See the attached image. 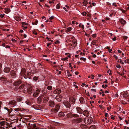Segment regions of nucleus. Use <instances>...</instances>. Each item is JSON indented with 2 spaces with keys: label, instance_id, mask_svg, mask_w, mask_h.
<instances>
[{
  "label": "nucleus",
  "instance_id": "f257e3e1",
  "mask_svg": "<svg viewBox=\"0 0 129 129\" xmlns=\"http://www.w3.org/2000/svg\"><path fill=\"white\" fill-rule=\"evenodd\" d=\"M27 126L29 129H39L36 126V124L33 123H31L29 122L28 123Z\"/></svg>",
  "mask_w": 129,
  "mask_h": 129
},
{
  "label": "nucleus",
  "instance_id": "f03ea898",
  "mask_svg": "<svg viewBox=\"0 0 129 129\" xmlns=\"http://www.w3.org/2000/svg\"><path fill=\"white\" fill-rule=\"evenodd\" d=\"M93 121V119L91 117H89L84 119V122L87 124L91 123Z\"/></svg>",
  "mask_w": 129,
  "mask_h": 129
},
{
  "label": "nucleus",
  "instance_id": "7ed1b4c3",
  "mask_svg": "<svg viewBox=\"0 0 129 129\" xmlns=\"http://www.w3.org/2000/svg\"><path fill=\"white\" fill-rule=\"evenodd\" d=\"M10 74L11 76V78H15L16 77L17 74L16 73V72L13 70H12L10 71Z\"/></svg>",
  "mask_w": 129,
  "mask_h": 129
},
{
  "label": "nucleus",
  "instance_id": "20e7f679",
  "mask_svg": "<svg viewBox=\"0 0 129 129\" xmlns=\"http://www.w3.org/2000/svg\"><path fill=\"white\" fill-rule=\"evenodd\" d=\"M34 93L33 94V96L35 98L36 97L38 96L39 94L41 92L40 90L39 89L36 90L35 91H33Z\"/></svg>",
  "mask_w": 129,
  "mask_h": 129
},
{
  "label": "nucleus",
  "instance_id": "39448f33",
  "mask_svg": "<svg viewBox=\"0 0 129 129\" xmlns=\"http://www.w3.org/2000/svg\"><path fill=\"white\" fill-rule=\"evenodd\" d=\"M22 83V81L20 79L16 80L14 81L13 85L15 86H19Z\"/></svg>",
  "mask_w": 129,
  "mask_h": 129
},
{
  "label": "nucleus",
  "instance_id": "423d86ee",
  "mask_svg": "<svg viewBox=\"0 0 129 129\" xmlns=\"http://www.w3.org/2000/svg\"><path fill=\"white\" fill-rule=\"evenodd\" d=\"M60 107L59 106L57 105L55 106V108L52 110V113H56L58 111Z\"/></svg>",
  "mask_w": 129,
  "mask_h": 129
},
{
  "label": "nucleus",
  "instance_id": "0eeeda50",
  "mask_svg": "<svg viewBox=\"0 0 129 129\" xmlns=\"http://www.w3.org/2000/svg\"><path fill=\"white\" fill-rule=\"evenodd\" d=\"M33 88L31 86H30L28 87L27 89H26V91L28 92V94H30L31 95V94L34 91V90H33Z\"/></svg>",
  "mask_w": 129,
  "mask_h": 129
},
{
  "label": "nucleus",
  "instance_id": "6e6552de",
  "mask_svg": "<svg viewBox=\"0 0 129 129\" xmlns=\"http://www.w3.org/2000/svg\"><path fill=\"white\" fill-rule=\"evenodd\" d=\"M64 106L67 108H70L71 106L70 103L68 101H66L63 103Z\"/></svg>",
  "mask_w": 129,
  "mask_h": 129
},
{
  "label": "nucleus",
  "instance_id": "1a4fd4ad",
  "mask_svg": "<svg viewBox=\"0 0 129 129\" xmlns=\"http://www.w3.org/2000/svg\"><path fill=\"white\" fill-rule=\"evenodd\" d=\"M0 80L3 81L4 83H7L8 82V81L7 80V78L6 77L4 76H3L2 77H1L0 78Z\"/></svg>",
  "mask_w": 129,
  "mask_h": 129
},
{
  "label": "nucleus",
  "instance_id": "9d476101",
  "mask_svg": "<svg viewBox=\"0 0 129 129\" xmlns=\"http://www.w3.org/2000/svg\"><path fill=\"white\" fill-rule=\"evenodd\" d=\"M11 69L7 66L5 67L4 69V71L5 73H9L11 71Z\"/></svg>",
  "mask_w": 129,
  "mask_h": 129
},
{
  "label": "nucleus",
  "instance_id": "9b49d317",
  "mask_svg": "<svg viewBox=\"0 0 129 129\" xmlns=\"http://www.w3.org/2000/svg\"><path fill=\"white\" fill-rule=\"evenodd\" d=\"M77 112L79 114H82L83 112V110L80 107H77L76 108Z\"/></svg>",
  "mask_w": 129,
  "mask_h": 129
},
{
  "label": "nucleus",
  "instance_id": "f8f14e48",
  "mask_svg": "<svg viewBox=\"0 0 129 129\" xmlns=\"http://www.w3.org/2000/svg\"><path fill=\"white\" fill-rule=\"evenodd\" d=\"M26 73V70L24 68H22L21 71L20 75L21 76H24Z\"/></svg>",
  "mask_w": 129,
  "mask_h": 129
},
{
  "label": "nucleus",
  "instance_id": "ddd939ff",
  "mask_svg": "<svg viewBox=\"0 0 129 129\" xmlns=\"http://www.w3.org/2000/svg\"><path fill=\"white\" fill-rule=\"evenodd\" d=\"M43 97L42 96H39L37 99V102L38 104H40L42 101Z\"/></svg>",
  "mask_w": 129,
  "mask_h": 129
},
{
  "label": "nucleus",
  "instance_id": "4468645a",
  "mask_svg": "<svg viewBox=\"0 0 129 129\" xmlns=\"http://www.w3.org/2000/svg\"><path fill=\"white\" fill-rule=\"evenodd\" d=\"M69 111H66V113H67L66 115V117L69 118H71L73 117V114L69 112L68 113Z\"/></svg>",
  "mask_w": 129,
  "mask_h": 129
},
{
  "label": "nucleus",
  "instance_id": "2eb2a0df",
  "mask_svg": "<svg viewBox=\"0 0 129 129\" xmlns=\"http://www.w3.org/2000/svg\"><path fill=\"white\" fill-rule=\"evenodd\" d=\"M62 97V96L61 95H57L56 96V99L58 101V102H60L61 101Z\"/></svg>",
  "mask_w": 129,
  "mask_h": 129
},
{
  "label": "nucleus",
  "instance_id": "dca6fc26",
  "mask_svg": "<svg viewBox=\"0 0 129 129\" xmlns=\"http://www.w3.org/2000/svg\"><path fill=\"white\" fill-rule=\"evenodd\" d=\"M16 101L14 100H12L11 101H10L9 103V105H14L13 106H11L12 107H13L16 104Z\"/></svg>",
  "mask_w": 129,
  "mask_h": 129
},
{
  "label": "nucleus",
  "instance_id": "f3484780",
  "mask_svg": "<svg viewBox=\"0 0 129 129\" xmlns=\"http://www.w3.org/2000/svg\"><path fill=\"white\" fill-rule=\"evenodd\" d=\"M82 114H83L84 116L86 117L88 116L89 114L88 111L86 110L83 111Z\"/></svg>",
  "mask_w": 129,
  "mask_h": 129
},
{
  "label": "nucleus",
  "instance_id": "a211bd4d",
  "mask_svg": "<svg viewBox=\"0 0 129 129\" xmlns=\"http://www.w3.org/2000/svg\"><path fill=\"white\" fill-rule=\"evenodd\" d=\"M49 98L47 96H45L43 99V101L44 103H46L49 100Z\"/></svg>",
  "mask_w": 129,
  "mask_h": 129
},
{
  "label": "nucleus",
  "instance_id": "6ab92c4d",
  "mask_svg": "<svg viewBox=\"0 0 129 129\" xmlns=\"http://www.w3.org/2000/svg\"><path fill=\"white\" fill-rule=\"evenodd\" d=\"M49 106L51 107H54L55 104L54 102L50 101L49 102Z\"/></svg>",
  "mask_w": 129,
  "mask_h": 129
},
{
  "label": "nucleus",
  "instance_id": "aec40b11",
  "mask_svg": "<svg viewBox=\"0 0 129 129\" xmlns=\"http://www.w3.org/2000/svg\"><path fill=\"white\" fill-rule=\"evenodd\" d=\"M58 116L61 118H63L64 117L65 115L63 112H60L59 113Z\"/></svg>",
  "mask_w": 129,
  "mask_h": 129
},
{
  "label": "nucleus",
  "instance_id": "412c9836",
  "mask_svg": "<svg viewBox=\"0 0 129 129\" xmlns=\"http://www.w3.org/2000/svg\"><path fill=\"white\" fill-rule=\"evenodd\" d=\"M75 122L77 123H80L82 121V119L81 118H78L75 120Z\"/></svg>",
  "mask_w": 129,
  "mask_h": 129
},
{
  "label": "nucleus",
  "instance_id": "4be33fe9",
  "mask_svg": "<svg viewBox=\"0 0 129 129\" xmlns=\"http://www.w3.org/2000/svg\"><path fill=\"white\" fill-rule=\"evenodd\" d=\"M119 21L122 24L124 25L126 23V21L123 19L122 18H121L119 19Z\"/></svg>",
  "mask_w": 129,
  "mask_h": 129
},
{
  "label": "nucleus",
  "instance_id": "5701e85b",
  "mask_svg": "<svg viewBox=\"0 0 129 129\" xmlns=\"http://www.w3.org/2000/svg\"><path fill=\"white\" fill-rule=\"evenodd\" d=\"M80 127L83 129H85L87 127V126L85 124H81L80 125Z\"/></svg>",
  "mask_w": 129,
  "mask_h": 129
},
{
  "label": "nucleus",
  "instance_id": "b1692460",
  "mask_svg": "<svg viewBox=\"0 0 129 129\" xmlns=\"http://www.w3.org/2000/svg\"><path fill=\"white\" fill-rule=\"evenodd\" d=\"M25 103L26 104L29 105H30L32 104V102L28 100H26L25 101Z\"/></svg>",
  "mask_w": 129,
  "mask_h": 129
},
{
  "label": "nucleus",
  "instance_id": "393cba45",
  "mask_svg": "<svg viewBox=\"0 0 129 129\" xmlns=\"http://www.w3.org/2000/svg\"><path fill=\"white\" fill-rule=\"evenodd\" d=\"M72 28L71 27H67L65 29L66 33H68L72 29Z\"/></svg>",
  "mask_w": 129,
  "mask_h": 129
},
{
  "label": "nucleus",
  "instance_id": "a878e982",
  "mask_svg": "<svg viewBox=\"0 0 129 129\" xmlns=\"http://www.w3.org/2000/svg\"><path fill=\"white\" fill-rule=\"evenodd\" d=\"M5 13L7 14H8L11 11L10 9L8 8H6L5 9Z\"/></svg>",
  "mask_w": 129,
  "mask_h": 129
},
{
  "label": "nucleus",
  "instance_id": "bb28decb",
  "mask_svg": "<svg viewBox=\"0 0 129 129\" xmlns=\"http://www.w3.org/2000/svg\"><path fill=\"white\" fill-rule=\"evenodd\" d=\"M61 90H56L54 91V93H56L57 94H59L61 92Z\"/></svg>",
  "mask_w": 129,
  "mask_h": 129
},
{
  "label": "nucleus",
  "instance_id": "cd10ccee",
  "mask_svg": "<svg viewBox=\"0 0 129 129\" xmlns=\"http://www.w3.org/2000/svg\"><path fill=\"white\" fill-rule=\"evenodd\" d=\"M79 101L82 104L84 103V99L83 98H80L79 99Z\"/></svg>",
  "mask_w": 129,
  "mask_h": 129
},
{
  "label": "nucleus",
  "instance_id": "c85d7f7f",
  "mask_svg": "<svg viewBox=\"0 0 129 129\" xmlns=\"http://www.w3.org/2000/svg\"><path fill=\"white\" fill-rule=\"evenodd\" d=\"M73 117L75 118H78L79 117V116L77 114H74L73 115Z\"/></svg>",
  "mask_w": 129,
  "mask_h": 129
},
{
  "label": "nucleus",
  "instance_id": "c756f323",
  "mask_svg": "<svg viewBox=\"0 0 129 129\" xmlns=\"http://www.w3.org/2000/svg\"><path fill=\"white\" fill-rule=\"evenodd\" d=\"M88 3V2L85 0H83V4L85 6H86L87 5Z\"/></svg>",
  "mask_w": 129,
  "mask_h": 129
},
{
  "label": "nucleus",
  "instance_id": "7c9ffc66",
  "mask_svg": "<svg viewBox=\"0 0 129 129\" xmlns=\"http://www.w3.org/2000/svg\"><path fill=\"white\" fill-rule=\"evenodd\" d=\"M15 20L18 21H20L21 20L20 18L18 17H15Z\"/></svg>",
  "mask_w": 129,
  "mask_h": 129
},
{
  "label": "nucleus",
  "instance_id": "2f4dec72",
  "mask_svg": "<svg viewBox=\"0 0 129 129\" xmlns=\"http://www.w3.org/2000/svg\"><path fill=\"white\" fill-rule=\"evenodd\" d=\"M24 86V84H22L18 88L19 89H22Z\"/></svg>",
  "mask_w": 129,
  "mask_h": 129
},
{
  "label": "nucleus",
  "instance_id": "473e14b6",
  "mask_svg": "<svg viewBox=\"0 0 129 129\" xmlns=\"http://www.w3.org/2000/svg\"><path fill=\"white\" fill-rule=\"evenodd\" d=\"M42 92L43 94H45L47 93V89H46V90L45 89H44L43 90H42Z\"/></svg>",
  "mask_w": 129,
  "mask_h": 129
},
{
  "label": "nucleus",
  "instance_id": "72a5a7b5",
  "mask_svg": "<svg viewBox=\"0 0 129 129\" xmlns=\"http://www.w3.org/2000/svg\"><path fill=\"white\" fill-rule=\"evenodd\" d=\"M89 129H96L95 126L94 125H91L90 126Z\"/></svg>",
  "mask_w": 129,
  "mask_h": 129
},
{
  "label": "nucleus",
  "instance_id": "f704fd0d",
  "mask_svg": "<svg viewBox=\"0 0 129 129\" xmlns=\"http://www.w3.org/2000/svg\"><path fill=\"white\" fill-rule=\"evenodd\" d=\"M38 21L37 20H35L34 22H32V24L33 25H37L38 23Z\"/></svg>",
  "mask_w": 129,
  "mask_h": 129
},
{
  "label": "nucleus",
  "instance_id": "c9c22d12",
  "mask_svg": "<svg viewBox=\"0 0 129 129\" xmlns=\"http://www.w3.org/2000/svg\"><path fill=\"white\" fill-rule=\"evenodd\" d=\"M79 27L80 28H81L83 29L84 28V25L83 24H79Z\"/></svg>",
  "mask_w": 129,
  "mask_h": 129
},
{
  "label": "nucleus",
  "instance_id": "e433bc0d",
  "mask_svg": "<svg viewBox=\"0 0 129 129\" xmlns=\"http://www.w3.org/2000/svg\"><path fill=\"white\" fill-rule=\"evenodd\" d=\"M5 121H2L0 123V124L2 126H3L5 123Z\"/></svg>",
  "mask_w": 129,
  "mask_h": 129
},
{
  "label": "nucleus",
  "instance_id": "4c0bfd02",
  "mask_svg": "<svg viewBox=\"0 0 129 129\" xmlns=\"http://www.w3.org/2000/svg\"><path fill=\"white\" fill-rule=\"evenodd\" d=\"M68 58L67 57H66L65 58H62L61 59V60H63V61H65L67 60V61H68V60H67L68 59Z\"/></svg>",
  "mask_w": 129,
  "mask_h": 129
},
{
  "label": "nucleus",
  "instance_id": "58836bf2",
  "mask_svg": "<svg viewBox=\"0 0 129 129\" xmlns=\"http://www.w3.org/2000/svg\"><path fill=\"white\" fill-rule=\"evenodd\" d=\"M47 89L49 90H51L52 89V87L51 86H48L47 88Z\"/></svg>",
  "mask_w": 129,
  "mask_h": 129
},
{
  "label": "nucleus",
  "instance_id": "ea45409f",
  "mask_svg": "<svg viewBox=\"0 0 129 129\" xmlns=\"http://www.w3.org/2000/svg\"><path fill=\"white\" fill-rule=\"evenodd\" d=\"M80 60H82L84 61H85L86 60V59L83 57H81L80 58Z\"/></svg>",
  "mask_w": 129,
  "mask_h": 129
},
{
  "label": "nucleus",
  "instance_id": "a19ab883",
  "mask_svg": "<svg viewBox=\"0 0 129 129\" xmlns=\"http://www.w3.org/2000/svg\"><path fill=\"white\" fill-rule=\"evenodd\" d=\"M5 108L6 110H7L8 111V112H9V114H10L11 113V111H10V110L8 108Z\"/></svg>",
  "mask_w": 129,
  "mask_h": 129
},
{
  "label": "nucleus",
  "instance_id": "79ce46f5",
  "mask_svg": "<svg viewBox=\"0 0 129 129\" xmlns=\"http://www.w3.org/2000/svg\"><path fill=\"white\" fill-rule=\"evenodd\" d=\"M26 75L28 76H29L31 75V73L30 72H27Z\"/></svg>",
  "mask_w": 129,
  "mask_h": 129
},
{
  "label": "nucleus",
  "instance_id": "37998d69",
  "mask_svg": "<svg viewBox=\"0 0 129 129\" xmlns=\"http://www.w3.org/2000/svg\"><path fill=\"white\" fill-rule=\"evenodd\" d=\"M86 14L87 13L85 12H83L82 13V14L83 16H86Z\"/></svg>",
  "mask_w": 129,
  "mask_h": 129
},
{
  "label": "nucleus",
  "instance_id": "c03bdc74",
  "mask_svg": "<svg viewBox=\"0 0 129 129\" xmlns=\"http://www.w3.org/2000/svg\"><path fill=\"white\" fill-rule=\"evenodd\" d=\"M38 77L35 76L33 78L34 80H35L36 81L38 80Z\"/></svg>",
  "mask_w": 129,
  "mask_h": 129
},
{
  "label": "nucleus",
  "instance_id": "a18cd8bd",
  "mask_svg": "<svg viewBox=\"0 0 129 129\" xmlns=\"http://www.w3.org/2000/svg\"><path fill=\"white\" fill-rule=\"evenodd\" d=\"M94 75H92L88 77L93 79L94 78Z\"/></svg>",
  "mask_w": 129,
  "mask_h": 129
},
{
  "label": "nucleus",
  "instance_id": "49530a36",
  "mask_svg": "<svg viewBox=\"0 0 129 129\" xmlns=\"http://www.w3.org/2000/svg\"><path fill=\"white\" fill-rule=\"evenodd\" d=\"M22 24L23 25H27L28 24L27 23L22 22Z\"/></svg>",
  "mask_w": 129,
  "mask_h": 129
},
{
  "label": "nucleus",
  "instance_id": "de8ad7c7",
  "mask_svg": "<svg viewBox=\"0 0 129 129\" xmlns=\"http://www.w3.org/2000/svg\"><path fill=\"white\" fill-rule=\"evenodd\" d=\"M128 95L127 93H125L123 95V96L124 97L126 98L127 96Z\"/></svg>",
  "mask_w": 129,
  "mask_h": 129
},
{
  "label": "nucleus",
  "instance_id": "09e8293b",
  "mask_svg": "<svg viewBox=\"0 0 129 129\" xmlns=\"http://www.w3.org/2000/svg\"><path fill=\"white\" fill-rule=\"evenodd\" d=\"M38 65L40 68H42V67L43 66L42 65L41 63H38Z\"/></svg>",
  "mask_w": 129,
  "mask_h": 129
},
{
  "label": "nucleus",
  "instance_id": "8fccbe9b",
  "mask_svg": "<svg viewBox=\"0 0 129 129\" xmlns=\"http://www.w3.org/2000/svg\"><path fill=\"white\" fill-rule=\"evenodd\" d=\"M56 8L57 9H58L60 8V6L59 4H57L56 6Z\"/></svg>",
  "mask_w": 129,
  "mask_h": 129
},
{
  "label": "nucleus",
  "instance_id": "3c124183",
  "mask_svg": "<svg viewBox=\"0 0 129 129\" xmlns=\"http://www.w3.org/2000/svg\"><path fill=\"white\" fill-rule=\"evenodd\" d=\"M123 38L124 39V40H126L127 38L128 37L125 36H123Z\"/></svg>",
  "mask_w": 129,
  "mask_h": 129
},
{
  "label": "nucleus",
  "instance_id": "603ef678",
  "mask_svg": "<svg viewBox=\"0 0 129 129\" xmlns=\"http://www.w3.org/2000/svg\"><path fill=\"white\" fill-rule=\"evenodd\" d=\"M118 62H120V63H121L122 64H124V62H122V60H120L119 61V59L118 60Z\"/></svg>",
  "mask_w": 129,
  "mask_h": 129
},
{
  "label": "nucleus",
  "instance_id": "864d4df0",
  "mask_svg": "<svg viewBox=\"0 0 129 129\" xmlns=\"http://www.w3.org/2000/svg\"><path fill=\"white\" fill-rule=\"evenodd\" d=\"M116 67L117 68H121V67L120 65V64H118V65L116 66Z\"/></svg>",
  "mask_w": 129,
  "mask_h": 129
},
{
  "label": "nucleus",
  "instance_id": "5fc2aeb1",
  "mask_svg": "<svg viewBox=\"0 0 129 129\" xmlns=\"http://www.w3.org/2000/svg\"><path fill=\"white\" fill-rule=\"evenodd\" d=\"M54 16H52L50 18H49V19L50 20H51L53 19L54 18Z\"/></svg>",
  "mask_w": 129,
  "mask_h": 129
},
{
  "label": "nucleus",
  "instance_id": "6e6d98bb",
  "mask_svg": "<svg viewBox=\"0 0 129 129\" xmlns=\"http://www.w3.org/2000/svg\"><path fill=\"white\" fill-rule=\"evenodd\" d=\"M106 49H108V50L112 51V49H110V48L108 46H107L106 47Z\"/></svg>",
  "mask_w": 129,
  "mask_h": 129
},
{
  "label": "nucleus",
  "instance_id": "4d7b16f0",
  "mask_svg": "<svg viewBox=\"0 0 129 129\" xmlns=\"http://www.w3.org/2000/svg\"><path fill=\"white\" fill-rule=\"evenodd\" d=\"M55 44H58L59 43V41L58 40H57L55 42Z\"/></svg>",
  "mask_w": 129,
  "mask_h": 129
},
{
  "label": "nucleus",
  "instance_id": "13d9d810",
  "mask_svg": "<svg viewBox=\"0 0 129 129\" xmlns=\"http://www.w3.org/2000/svg\"><path fill=\"white\" fill-rule=\"evenodd\" d=\"M75 100L74 98H73L72 100V102L73 103H75Z\"/></svg>",
  "mask_w": 129,
  "mask_h": 129
},
{
  "label": "nucleus",
  "instance_id": "bf43d9fd",
  "mask_svg": "<svg viewBox=\"0 0 129 129\" xmlns=\"http://www.w3.org/2000/svg\"><path fill=\"white\" fill-rule=\"evenodd\" d=\"M111 118L112 119L114 120L115 119L114 117H115V116H114L113 117V115H111Z\"/></svg>",
  "mask_w": 129,
  "mask_h": 129
},
{
  "label": "nucleus",
  "instance_id": "052dcab7",
  "mask_svg": "<svg viewBox=\"0 0 129 129\" xmlns=\"http://www.w3.org/2000/svg\"><path fill=\"white\" fill-rule=\"evenodd\" d=\"M24 78L27 79L28 77L27 75H24Z\"/></svg>",
  "mask_w": 129,
  "mask_h": 129
},
{
  "label": "nucleus",
  "instance_id": "680f3d73",
  "mask_svg": "<svg viewBox=\"0 0 129 129\" xmlns=\"http://www.w3.org/2000/svg\"><path fill=\"white\" fill-rule=\"evenodd\" d=\"M4 15H5L4 14L3 15H2V14L0 15V17L2 18H3L4 17Z\"/></svg>",
  "mask_w": 129,
  "mask_h": 129
},
{
  "label": "nucleus",
  "instance_id": "e2e57ef3",
  "mask_svg": "<svg viewBox=\"0 0 129 129\" xmlns=\"http://www.w3.org/2000/svg\"><path fill=\"white\" fill-rule=\"evenodd\" d=\"M113 5L114 6H115L116 7L117 6L116 4V3H114L113 4Z\"/></svg>",
  "mask_w": 129,
  "mask_h": 129
},
{
  "label": "nucleus",
  "instance_id": "0e129e2a",
  "mask_svg": "<svg viewBox=\"0 0 129 129\" xmlns=\"http://www.w3.org/2000/svg\"><path fill=\"white\" fill-rule=\"evenodd\" d=\"M116 37H114L112 39V40L113 41H115L116 40Z\"/></svg>",
  "mask_w": 129,
  "mask_h": 129
},
{
  "label": "nucleus",
  "instance_id": "69168bd1",
  "mask_svg": "<svg viewBox=\"0 0 129 129\" xmlns=\"http://www.w3.org/2000/svg\"><path fill=\"white\" fill-rule=\"evenodd\" d=\"M73 44H74V45H75V46H76V41H73Z\"/></svg>",
  "mask_w": 129,
  "mask_h": 129
},
{
  "label": "nucleus",
  "instance_id": "338daca9",
  "mask_svg": "<svg viewBox=\"0 0 129 129\" xmlns=\"http://www.w3.org/2000/svg\"><path fill=\"white\" fill-rule=\"evenodd\" d=\"M33 33H34V34L35 35H37V33L36 31H34Z\"/></svg>",
  "mask_w": 129,
  "mask_h": 129
},
{
  "label": "nucleus",
  "instance_id": "774afa93",
  "mask_svg": "<svg viewBox=\"0 0 129 129\" xmlns=\"http://www.w3.org/2000/svg\"><path fill=\"white\" fill-rule=\"evenodd\" d=\"M5 47L7 48H10V46L8 45H6Z\"/></svg>",
  "mask_w": 129,
  "mask_h": 129
}]
</instances>
